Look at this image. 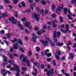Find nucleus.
I'll use <instances>...</instances> for the list:
<instances>
[{
  "instance_id": "40",
  "label": "nucleus",
  "mask_w": 76,
  "mask_h": 76,
  "mask_svg": "<svg viewBox=\"0 0 76 76\" xmlns=\"http://www.w3.org/2000/svg\"><path fill=\"white\" fill-rule=\"evenodd\" d=\"M4 1L5 3L8 4L10 3V2L8 0H4Z\"/></svg>"
},
{
  "instance_id": "12",
  "label": "nucleus",
  "mask_w": 76,
  "mask_h": 76,
  "mask_svg": "<svg viewBox=\"0 0 76 76\" xmlns=\"http://www.w3.org/2000/svg\"><path fill=\"white\" fill-rule=\"evenodd\" d=\"M9 20H10L12 21V24H15V23H17L16 20H15V17H11L9 18Z\"/></svg>"
},
{
  "instance_id": "28",
  "label": "nucleus",
  "mask_w": 76,
  "mask_h": 76,
  "mask_svg": "<svg viewBox=\"0 0 76 76\" xmlns=\"http://www.w3.org/2000/svg\"><path fill=\"white\" fill-rule=\"evenodd\" d=\"M69 56L70 58H71L72 59H73V57H74V56H73V54L72 53L70 54H69Z\"/></svg>"
},
{
  "instance_id": "31",
  "label": "nucleus",
  "mask_w": 76,
  "mask_h": 76,
  "mask_svg": "<svg viewBox=\"0 0 76 76\" xmlns=\"http://www.w3.org/2000/svg\"><path fill=\"white\" fill-rule=\"evenodd\" d=\"M57 20L56 19H55L54 20H53L52 21V23H57Z\"/></svg>"
},
{
  "instance_id": "1",
  "label": "nucleus",
  "mask_w": 76,
  "mask_h": 76,
  "mask_svg": "<svg viewBox=\"0 0 76 76\" xmlns=\"http://www.w3.org/2000/svg\"><path fill=\"white\" fill-rule=\"evenodd\" d=\"M60 32H58L57 33V31H54L53 33V41L55 42H57V40L56 39V37H58V38H59V36L60 35Z\"/></svg>"
},
{
  "instance_id": "29",
  "label": "nucleus",
  "mask_w": 76,
  "mask_h": 76,
  "mask_svg": "<svg viewBox=\"0 0 76 76\" xmlns=\"http://www.w3.org/2000/svg\"><path fill=\"white\" fill-rule=\"evenodd\" d=\"M18 39H17L15 38H14V40H11V41L12 42H15L16 41L17 42V40Z\"/></svg>"
},
{
  "instance_id": "43",
  "label": "nucleus",
  "mask_w": 76,
  "mask_h": 76,
  "mask_svg": "<svg viewBox=\"0 0 76 76\" xmlns=\"http://www.w3.org/2000/svg\"><path fill=\"white\" fill-rule=\"evenodd\" d=\"M7 8L8 9H10L12 8V6L10 5H8L7 6Z\"/></svg>"
},
{
  "instance_id": "56",
  "label": "nucleus",
  "mask_w": 76,
  "mask_h": 76,
  "mask_svg": "<svg viewBox=\"0 0 76 76\" xmlns=\"http://www.w3.org/2000/svg\"><path fill=\"white\" fill-rule=\"evenodd\" d=\"M25 32H26L27 33V34H29V33L30 32H29V31H28V29H26L25 30Z\"/></svg>"
},
{
  "instance_id": "59",
  "label": "nucleus",
  "mask_w": 76,
  "mask_h": 76,
  "mask_svg": "<svg viewBox=\"0 0 76 76\" xmlns=\"http://www.w3.org/2000/svg\"><path fill=\"white\" fill-rule=\"evenodd\" d=\"M2 74H3V75L4 76H6V75H7V74H6V73L4 72L3 73H1Z\"/></svg>"
},
{
  "instance_id": "46",
  "label": "nucleus",
  "mask_w": 76,
  "mask_h": 76,
  "mask_svg": "<svg viewBox=\"0 0 76 76\" xmlns=\"http://www.w3.org/2000/svg\"><path fill=\"white\" fill-rule=\"evenodd\" d=\"M28 55L29 56H32V51H30L29 52Z\"/></svg>"
},
{
  "instance_id": "16",
  "label": "nucleus",
  "mask_w": 76,
  "mask_h": 76,
  "mask_svg": "<svg viewBox=\"0 0 76 76\" xmlns=\"http://www.w3.org/2000/svg\"><path fill=\"white\" fill-rule=\"evenodd\" d=\"M0 15H1V14L0 13ZM7 16V13H3L2 14V16H0V19H1V18H2V17H6V16Z\"/></svg>"
},
{
  "instance_id": "14",
  "label": "nucleus",
  "mask_w": 76,
  "mask_h": 76,
  "mask_svg": "<svg viewBox=\"0 0 76 76\" xmlns=\"http://www.w3.org/2000/svg\"><path fill=\"white\" fill-rule=\"evenodd\" d=\"M40 42H43V44L45 46H47L48 45V42L47 41H45V42L44 41V40H42L40 41Z\"/></svg>"
},
{
  "instance_id": "57",
  "label": "nucleus",
  "mask_w": 76,
  "mask_h": 76,
  "mask_svg": "<svg viewBox=\"0 0 76 76\" xmlns=\"http://www.w3.org/2000/svg\"><path fill=\"white\" fill-rule=\"evenodd\" d=\"M41 33L42 32L40 31H38L37 32V35H39L40 34H41Z\"/></svg>"
},
{
  "instance_id": "49",
  "label": "nucleus",
  "mask_w": 76,
  "mask_h": 76,
  "mask_svg": "<svg viewBox=\"0 0 76 76\" xmlns=\"http://www.w3.org/2000/svg\"><path fill=\"white\" fill-rule=\"evenodd\" d=\"M42 4H45L46 2L44 1H42Z\"/></svg>"
},
{
  "instance_id": "32",
  "label": "nucleus",
  "mask_w": 76,
  "mask_h": 76,
  "mask_svg": "<svg viewBox=\"0 0 76 76\" xmlns=\"http://www.w3.org/2000/svg\"><path fill=\"white\" fill-rule=\"evenodd\" d=\"M14 13H16L15 15L16 18H18V14H17V13H18V11H15L14 12Z\"/></svg>"
},
{
  "instance_id": "35",
  "label": "nucleus",
  "mask_w": 76,
  "mask_h": 76,
  "mask_svg": "<svg viewBox=\"0 0 76 76\" xmlns=\"http://www.w3.org/2000/svg\"><path fill=\"white\" fill-rule=\"evenodd\" d=\"M64 27V24H62L61 25V26H59V28L60 29H61V28H63Z\"/></svg>"
},
{
  "instance_id": "13",
  "label": "nucleus",
  "mask_w": 76,
  "mask_h": 76,
  "mask_svg": "<svg viewBox=\"0 0 76 76\" xmlns=\"http://www.w3.org/2000/svg\"><path fill=\"white\" fill-rule=\"evenodd\" d=\"M23 24L24 26H26V27H28V26L31 25V23L29 21H26V22L23 23Z\"/></svg>"
},
{
  "instance_id": "58",
  "label": "nucleus",
  "mask_w": 76,
  "mask_h": 76,
  "mask_svg": "<svg viewBox=\"0 0 76 76\" xmlns=\"http://www.w3.org/2000/svg\"><path fill=\"white\" fill-rule=\"evenodd\" d=\"M52 25H53V28H56L57 26V25H56V24H53Z\"/></svg>"
},
{
  "instance_id": "19",
  "label": "nucleus",
  "mask_w": 76,
  "mask_h": 76,
  "mask_svg": "<svg viewBox=\"0 0 76 76\" xmlns=\"http://www.w3.org/2000/svg\"><path fill=\"white\" fill-rule=\"evenodd\" d=\"M37 38H38L37 36H34L32 37V39H33L34 42H35V41H36Z\"/></svg>"
},
{
  "instance_id": "41",
  "label": "nucleus",
  "mask_w": 76,
  "mask_h": 76,
  "mask_svg": "<svg viewBox=\"0 0 76 76\" xmlns=\"http://www.w3.org/2000/svg\"><path fill=\"white\" fill-rule=\"evenodd\" d=\"M28 28L30 29V30H31V29H32V27L31 26L29 25V26H28Z\"/></svg>"
},
{
  "instance_id": "8",
  "label": "nucleus",
  "mask_w": 76,
  "mask_h": 76,
  "mask_svg": "<svg viewBox=\"0 0 76 76\" xmlns=\"http://www.w3.org/2000/svg\"><path fill=\"white\" fill-rule=\"evenodd\" d=\"M27 57H24L23 59V62H26L28 66H30V62H29V60L28 59H27Z\"/></svg>"
},
{
  "instance_id": "21",
  "label": "nucleus",
  "mask_w": 76,
  "mask_h": 76,
  "mask_svg": "<svg viewBox=\"0 0 76 76\" xmlns=\"http://www.w3.org/2000/svg\"><path fill=\"white\" fill-rule=\"evenodd\" d=\"M27 18H26V17H24L21 19V21L22 22H25L26 20H27Z\"/></svg>"
},
{
  "instance_id": "22",
  "label": "nucleus",
  "mask_w": 76,
  "mask_h": 76,
  "mask_svg": "<svg viewBox=\"0 0 76 76\" xmlns=\"http://www.w3.org/2000/svg\"><path fill=\"white\" fill-rule=\"evenodd\" d=\"M64 43L63 42L60 43H56V45L58 46H61L63 45Z\"/></svg>"
},
{
  "instance_id": "38",
  "label": "nucleus",
  "mask_w": 76,
  "mask_h": 76,
  "mask_svg": "<svg viewBox=\"0 0 76 76\" xmlns=\"http://www.w3.org/2000/svg\"><path fill=\"white\" fill-rule=\"evenodd\" d=\"M36 50L38 52L39 51V50H40V48L38 47H36Z\"/></svg>"
},
{
  "instance_id": "37",
  "label": "nucleus",
  "mask_w": 76,
  "mask_h": 76,
  "mask_svg": "<svg viewBox=\"0 0 76 76\" xmlns=\"http://www.w3.org/2000/svg\"><path fill=\"white\" fill-rule=\"evenodd\" d=\"M39 29V28H38V27L37 26H35V28L34 29V30H35V31H37V30H38Z\"/></svg>"
},
{
  "instance_id": "63",
  "label": "nucleus",
  "mask_w": 76,
  "mask_h": 76,
  "mask_svg": "<svg viewBox=\"0 0 76 76\" xmlns=\"http://www.w3.org/2000/svg\"><path fill=\"white\" fill-rule=\"evenodd\" d=\"M11 67V65H7V68H8V69H9Z\"/></svg>"
},
{
  "instance_id": "5",
  "label": "nucleus",
  "mask_w": 76,
  "mask_h": 76,
  "mask_svg": "<svg viewBox=\"0 0 76 76\" xmlns=\"http://www.w3.org/2000/svg\"><path fill=\"white\" fill-rule=\"evenodd\" d=\"M63 4L60 5L59 7L57 8V9L56 11V13H58V14H59V13H60V12L61 11V9H63Z\"/></svg>"
},
{
  "instance_id": "54",
  "label": "nucleus",
  "mask_w": 76,
  "mask_h": 76,
  "mask_svg": "<svg viewBox=\"0 0 76 76\" xmlns=\"http://www.w3.org/2000/svg\"><path fill=\"white\" fill-rule=\"evenodd\" d=\"M20 30H21V31H23V30H24V28H23V27H22V26H20Z\"/></svg>"
},
{
  "instance_id": "52",
  "label": "nucleus",
  "mask_w": 76,
  "mask_h": 76,
  "mask_svg": "<svg viewBox=\"0 0 76 76\" xmlns=\"http://www.w3.org/2000/svg\"><path fill=\"white\" fill-rule=\"evenodd\" d=\"M53 65L54 66H56V63H55V60H53Z\"/></svg>"
},
{
  "instance_id": "3",
  "label": "nucleus",
  "mask_w": 76,
  "mask_h": 76,
  "mask_svg": "<svg viewBox=\"0 0 76 76\" xmlns=\"http://www.w3.org/2000/svg\"><path fill=\"white\" fill-rule=\"evenodd\" d=\"M34 64V67L33 69V70L35 71V73H32V75H34V76H36L37 74H38V72L37 71V70L36 69L35 67V66H37L38 64H39V63L37 62H35L33 63Z\"/></svg>"
},
{
  "instance_id": "39",
  "label": "nucleus",
  "mask_w": 76,
  "mask_h": 76,
  "mask_svg": "<svg viewBox=\"0 0 76 76\" xmlns=\"http://www.w3.org/2000/svg\"><path fill=\"white\" fill-rule=\"evenodd\" d=\"M52 8L53 9H54L56 8V6L55 5V4H53Z\"/></svg>"
},
{
  "instance_id": "7",
  "label": "nucleus",
  "mask_w": 76,
  "mask_h": 76,
  "mask_svg": "<svg viewBox=\"0 0 76 76\" xmlns=\"http://www.w3.org/2000/svg\"><path fill=\"white\" fill-rule=\"evenodd\" d=\"M39 14L37 15L35 14H34L32 15V18H35L37 21H39Z\"/></svg>"
},
{
  "instance_id": "44",
  "label": "nucleus",
  "mask_w": 76,
  "mask_h": 76,
  "mask_svg": "<svg viewBox=\"0 0 76 76\" xmlns=\"http://www.w3.org/2000/svg\"><path fill=\"white\" fill-rule=\"evenodd\" d=\"M31 12V10L30 9H28L26 11H25V12H26L27 13H29Z\"/></svg>"
},
{
  "instance_id": "26",
  "label": "nucleus",
  "mask_w": 76,
  "mask_h": 76,
  "mask_svg": "<svg viewBox=\"0 0 76 76\" xmlns=\"http://www.w3.org/2000/svg\"><path fill=\"white\" fill-rule=\"evenodd\" d=\"M20 4L23 7H25V3L24 1H22L20 3Z\"/></svg>"
},
{
  "instance_id": "51",
  "label": "nucleus",
  "mask_w": 76,
  "mask_h": 76,
  "mask_svg": "<svg viewBox=\"0 0 76 76\" xmlns=\"http://www.w3.org/2000/svg\"><path fill=\"white\" fill-rule=\"evenodd\" d=\"M44 12V10L42 9L41 10V12H40V13H42H42H43Z\"/></svg>"
},
{
  "instance_id": "17",
  "label": "nucleus",
  "mask_w": 76,
  "mask_h": 76,
  "mask_svg": "<svg viewBox=\"0 0 76 76\" xmlns=\"http://www.w3.org/2000/svg\"><path fill=\"white\" fill-rule=\"evenodd\" d=\"M17 42L19 43L21 45H22L23 44V42H22V40L20 39H17Z\"/></svg>"
},
{
  "instance_id": "18",
  "label": "nucleus",
  "mask_w": 76,
  "mask_h": 76,
  "mask_svg": "<svg viewBox=\"0 0 76 76\" xmlns=\"http://www.w3.org/2000/svg\"><path fill=\"white\" fill-rule=\"evenodd\" d=\"M61 72H62V73L63 74H64V75H66V76H70V75H69V74H68L67 73H64V70L62 69L61 70Z\"/></svg>"
},
{
  "instance_id": "25",
  "label": "nucleus",
  "mask_w": 76,
  "mask_h": 76,
  "mask_svg": "<svg viewBox=\"0 0 76 76\" xmlns=\"http://www.w3.org/2000/svg\"><path fill=\"white\" fill-rule=\"evenodd\" d=\"M8 63H9L10 64H13V60H11L8 61Z\"/></svg>"
},
{
  "instance_id": "24",
  "label": "nucleus",
  "mask_w": 76,
  "mask_h": 76,
  "mask_svg": "<svg viewBox=\"0 0 76 76\" xmlns=\"http://www.w3.org/2000/svg\"><path fill=\"white\" fill-rule=\"evenodd\" d=\"M34 5H35V3H34L33 4H31L30 5V9H31V10H33L34 9V7H33Z\"/></svg>"
},
{
  "instance_id": "33",
  "label": "nucleus",
  "mask_w": 76,
  "mask_h": 76,
  "mask_svg": "<svg viewBox=\"0 0 76 76\" xmlns=\"http://www.w3.org/2000/svg\"><path fill=\"white\" fill-rule=\"evenodd\" d=\"M64 14H65V15H66V14H67V9L66 8L64 9Z\"/></svg>"
},
{
  "instance_id": "42",
  "label": "nucleus",
  "mask_w": 76,
  "mask_h": 76,
  "mask_svg": "<svg viewBox=\"0 0 76 76\" xmlns=\"http://www.w3.org/2000/svg\"><path fill=\"white\" fill-rule=\"evenodd\" d=\"M7 37L8 38H9L10 37V36H11V35H10L9 33H8L7 34Z\"/></svg>"
},
{
  "instance_id": "11",
  "label": "nucleus",
  "mask_w": 76,
  "mask_h": 76,
  "mask_svg": "<svg viewBox=\"0 0 76 76\" xmlns=\"http://www.w3.org/2000/svg\"><path fill=\"white\" fill-rule=\"evenodd\" d=\"M5 72L7 73L8 74V75H11L12 73L10 71L6 70L4 69H2L1 71V73H3L4 72Z\"/></svg>"
},
{
  "instance_id": "36",
  "label": "nucleus",
  "mask_w": 76,
  "mask_h": 76,
  "mask_svg": "<svg viewBox=\"0 0 76 76\" xmlns=\"http://www.w3.org/2000/svg\"><path fill=\"white\" fill-rule=\"evenodd\" d=\"M20 51H21L22 52V53H24V52L25 51H24V50L23 48H21L20 49Z\"/></svg>"
},
{
  "instance_id": "45",
  "label": "nucleus",
  "mask_w": 76,
  "mask_h": 76,
  "mask_svg": "<svg viewBox=\"0 0 76 76\" xmlns=\"http://www.w3.org/2000/svg\"><path fill=\"white\" fill-rule=\"evenodd\" d=\"M52 16L53 18H55L56 17V15L55 14H53L52 15Z\"/></svg>"
},
{
  "instance_id": "30",
  "label": "nucleus",
  "mask_w": 76,
  "mask_h": 76,
  "mask_svg": "<svg viewBox=\"0 0 76 76\" xmlns=\"http://www.w3.org/2000/svg\"><path fill=\"white\" fill-rule=\"evenodd\" d=\"M59 18L60 19V20L61 21V23H63V17L61 16H60Z\"/></svg>"
},
{
  "instance_id": "6",
  "label": "nucleus",
  "mask_w": 76,
  "mask_h": 76,
  "mask_svg": "<svg viewBox=\"0 0 76 76\" xmlns=\"http://www.w3.org/2000/svg\"><path fill=\"white\" fill-rule=\"evenodd\" d=\"M68 12L69 15H67V17L69 18V19H70V20H72L73 18L71 17V16H72L73 17H75V16H76V15L75 14H72L71 12H70V10H69Z\"/></svg>"
},
{
  "instance_id": "48",
  "label": "nucleus",
  "mask_w": 76,
  "mask_h": 76,
  "mask_svg": "<svg viewBox=\"0 0 76 76\" xmlns=\"http://www.w3.org/2000/svg\"><path fill=\"white\" fill-rule=\"evenodd\" d=\"M46 59L48 61H50L51 60V58H47Z\"/></svg>"
},
{
  "instance_id": "2",
  "label": "nucleus",
  "mask_w": 76,
  "mask_h": 76,
  "mask_svg": "<svg viewBox=\"0 0 76 76\" xmlns=\"http://www.w3.org/2000/svg\"><path fill=\"white\" fill-rule=\"evenodd\" d=\"M19 66L16 64H14V67H12L10 69L11 70H17V76H19V73L20 72L19 70Z\"/></svg>"
},
{
  "instance_id": "23",
  "label": "nucleus",
  "mask_w": 76,
  "mask_h": 76,
  "mask_svg": "<svg viewBox=\"0 0 76 76\" xmlns=\"http://www.w3.org/2000/svg\"><path fill=\"white\" fill-rule=\"evenodd\" d=\"M50 44L52 46V47H54L55 45V44L52 41H50Z\"/></svg>"
},
{
  "instance_id": "61",
  "label": "nucleus",
  "mask_w": 76,
  "mask_h": 76,
  "mask_svg": "<svg viewBox=\"0 0 76 76\" xmlns=\"http://www.w3.org/2000/svg\"><path fill=\"white\" fill-rule=\"evenodd\" d=\"M13 55L15 57H18V55L17 54L14 53L13 54Z\"/></svg>"
},
{
  "instance_id": "27",
  "label": "nucleus",
  "mask_w": 76,
  "mask_h": 76,
  "mask_svg": "<svg viewBox=\"0 0 76 76\" xmlns=\"http://www.w3.org/2000/svg\"><path fill=\"white\" fill-rule=\"evenodd\" d=\"M17 23L18 24V26H21L22 24H20V21H18L17 22Z\"/></svg>"
},
{
  "instance_id": "34",
  "label": "nucleus",
  "mask_w": 76,
  "mask_h": 76,
  "mask_svg": "<svg viewBox=\"0 0 76 76\" xmlns=\"http://www.w3.org/2000/svg\"><path fill=\"white\" fill-rule=\"evenodd\" d=\"M75 2H76V0H72L71 1V3H74V4H75V5L76 6V3H75Z\"/></svg>"
},
{
  "instance_id": "60",
  "label": "nucleus",
  "mask_w": 76,
  "mask_h": 76,
  "mask_svg": "<svg viewBox=\"0 0 76 76\" xmlns=\"http://www.w3.org/2000/svg\"><path fill=\"white\" fill-rule=\"evenodd\" d=\"M51 56V54L50 53H48L47 54V57H50Z\"/></svg>"
},
{
  "instance_id": "10",
  "label": "nucleus",
  "mask_w": 76,
  "mask_h": 76,
  "mask_svg": "<svg viewBox=\"0 0 76 76\" xmlns=\"http://www.w3.org/2000/svg\"><path fill=\"white\" fill-rule=\"evenodd\" d=\"M54 73V69H51L50 70L47 72V75L48 76H50V75H53Z\"/></svg>"
},
{
  "instance_id": "20",
  "label": "nucleus",
  "mask_w": 76,
  "mask_h": 76,
  "mask_svg": "<svg viewBox=\"0 0 76 76\" xmlns=\"http://www.w3.org/2000/svg\"><path fill=\"white\" fill-rule=\"evenodd\" d=\"M3 57L4 58V61H5V62H6L7 60V58L4 55H3Z\"/></svg>"
},
{
  "instance_id": "47",
  "label": "nucleus",
  "mask_w": 76,
  "mask_h": 76,
  "mask_svg": "<svg viewBox=\"0 0 76 76\" xmlns=\"http://www.w3.org/2000/svg\"><path fill=\"white\" fill-rule=\"evenodd\" d=\"M22 69L23 70H25L26 71V70L27 69H26V67H23V68H22Z\"/></svg>"
},
{
  "instance_id": "50",
  "label": "nucleus",
  "mask_w": 76,
  "mask_h": 76,
  "mask_svg": "<svg viewBox=\"0 0 76 76\" xmlns=\"http://www.w3.org/2000/svg\"><path fill=\"white\" fill-rule=\"evenodd\" d=\"M36 10H38V12H39V7H36L35 8Z\"/></svg>"
},
{
  "instance_id": "15",
  "label": "nucleus",
  "mask_w": 76,
  "mask_h": 76,
  "mask_svg": "<svg viewBox=\"0 0 76 76\" xmlns=\"http://www.w3.org/2000/svg\"><path fill=\"white\" fill-rule=\"evenodd\" d=\"M14 49L15 50H18V47H20V46L18 45V43H16L15 45H13Z\"/></svg>"
},
{
  "instance_id": "53",
  "label": "nucleus",
  "mask_w": 76,
  "mask_h": 76,
  "mask_svg": "<svg viewBox=\"0 0 76 76\" xmlns=\"http://www.w3.org/2000/svg\"><path fill=\"white\" fill-rule=\"evenodd\" d=\"M24 57V55L22 54L20 56V60H22V58Z\"/></svg>"
},
{
  "instance_id": "4",
  "label": "nucleus",
  "mask_w": 76,
  "mask_h": 76,
  "mask_svg": "<svg viewBox=\"0 0 76 76\" xmlns=\"http://www.w3.org/2000/svg\"><path fill=\"white\" fill-rule=\"evenodd\" d=\"M55 54V57L57 59V60H59L60 59V56L57 55H60L61 54L60 51L59 50H57Z\"/></svg>"
},
{
  "instance_id": "64",
  "label": "nucleus",
  "mask_w": 76,
  "mask_h": 76,
  "mask_svg": "<svg viewBox=\"0 0 76 76\" xmlns=\"http://www.w3.org/2000/svg\"><path fill=\"white\" fill-rule=\"evenodd\" d=\"M40 67L41 69H43V68H44V65H42L40 66Z\"/></svg>"
},
{
  "instance_id": "9",
  "label": "nucleus",
  "mask_w": 76,
  "mask_h": 76,
  "mask_svg": "<svg viewBox=\"0 0 76 76\" xmlns=\"http://www.w3.org/2000/svg\"><path fill=\"white\" fill-rule=\"evenodd\" d=\"M65 26L66 27V31H64V30L62 29H60V31H61V32H62L65 33L67 32V31H69V25H68V24H66Z\"/></svg>"
},
{
  "instance_id": "62",
  "label": "nucleus",
  "mask_w": 76,
  "mask_h": 76,
  "mask_svg": "<svg viewBox=\"0 0 76 76\" xmlns=\"http://www.w3.org/2000/svg\"><path fill=\"white\" fill-rule=\"evenodd\" d=\"M67 47L68 49L69 50H70V47L69 45H67Z\"/></svg>"
},
{
  "instance_id": "55",
  "label": "nucleus",
  "mask_w": 76,
  "mask_h": 76,
  "mask_svg": "<svg viewBox=\"0 0 76 76\" xmlns=\"http://www.w3.org/2000/svg\"><path fill=\"white\" fill-rule=\"evenodd\" d=\"M72 44V42L70 41H69V43L67 45H71Z\"/></svg>"
}]
</instances>
